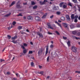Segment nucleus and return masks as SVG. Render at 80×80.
<instances>
[{
    "instance_id": "obj_1",
    "label": "nucleus",
    "mask_w": 80,
    "mask_h": 80,
    "mask_svg": "<svg viewBox=\"0 0 80 80\" xmlns=\"http://www.w3.org/2000/svg\"><path fill=\"white\" fill-rule=\"evenodd\" d=\"M44 50V48H41L40 50H39L38 52V54L39 55H42V52H43V51Z\"/></svg>"
},
{
    "instance_id": "obj_2",
    "label": "nucleus",
    "mask_w": 80,
    "mask_h": 80,
    "mask_svg": "<svg viewBox=\"0 0 80 80\" xmlns=\"http://www.w3.org/2000/svg\"><path fill=\"white\" fill-rule=\"evenodd\" d=\"M71 50L73 52L76 53L77 52V48L75 46H72L71 48Z\"/></svg>"
},
{
    "instance_id": "obj_3",
    "label": "nucleus",
    "mask_w": 80,
    "mask_h": 80,
    "mask_svg": "<svg viewBox=\"0 0 80 80\" xmlns=\"http://www.w3.org/2000/svg\"><path fill=\"white\" fill-rule=\"evenodd\" d=\"M47 2V0H44L43 2L40 1L39 3L40 5H44V4H45L46 2Z\"/></svg>"
},
{
    "instance_id": "obj_4",
    "label": "nucleus",
    "mask_w": 80,
    "mask_h": 80,
    "mask_svg": "<svg viewBox=\"0 0 80 80\" xmlns=\"http://www.w3.org/2000/svg\"><path fill=\"white\" fill-rule=\"evenodd\" d=\"M23 45V46H21V48H22L23 49H25V48L24 47H27V44L25 43H24Z\"/></svg>"
},
{
    "instance_id": "obj_5",
    "label": "nucleus",
    "mask_w": 80,
    "mask_h": 80,
    "mask_svg": "<svg viewBox=\"0 0 80 80\" xmlns=\"http://www.w3.org/2000/svg\"><path fill=\"white\" fill-rule=\"evenodd\" d=\"M16 8L19 9L22 8V6L20 5V4H18V3L16 5Z\"/></svg>"
},
{
    "instance_id": "obj_6",
    "label": "nucleus",
    "mask_w": 80,
    "mask_h": 80,
    "mask_svg": "<svg viewBox=\"0 0 80 80\" xmlns=\"http://www.w3.org/2000/svg\"><path fill=\"white\" fill-rule=\"evenodd\" d=\"M63 25L64 27H65V28H67V29H68V26L67 25V24L66 23H63Z\"/></svg>"
},
{
    "instance_id": "obj_7",
    "label": "nucleus",
    "mask_w": 80,
    "mask_h": 80,
    "mask_svg": "<svg viewBox=\"0 0 80 80\" xmlns=\"http://www.w3.org/2000/svg\"><path fill=\"white\" fill-rule=\"evenodd\" d=\"M37 35H39V36H40V37H42V38L43 35L42 33H40V32H37Z\"/></svg>"
},
{
    "instance_id": "obj_8",
    "label": "nucleus",
    "mask_w": 80,
    "mask_h": 80,
    "mask_svg": "<svg viewBox=\"0 0 80 80\" xmlns=\"http://www.w3.org/2000/svg\"><path fill=\"white\" fill-rule=\"evenodd\" d=\"M47 25L48 27V28H50V29L53 30V27H51V25H50V24L48 23Z\"/></svg>"
},
{
    "instance_id": "obj_9",
    "label": "nucleus",
    "mask_w": 80,
    "mask_h": 80,
    "mask_svg": "<svg viewBox=\"0 0 80 80\" xmlns=\"http://www.w3.org/2000/svg\"><path fill=\"white\" fill-rule=\"evenodd\" d=\"M48 53V46H47L45 55H47Z\"/></svg>"
},
{
    "instance_id": "obj_10",
    "label": "nucleus",
    "mask_w": 80,
    "mask_h": 80,
    "mask_svg": "<svg viewBox=\"0 0 80 80\" xmlns=\"http://www.w3.org/2000/svg\"><path fill=\"white\" fill-rule=\"evenodd\" d=\"M17 38V36H15L14 37H12L11 38V40H12V41H15V40L16 39V38Z\"/></svg>"
},
{
    "instance_id": "obj_11",
    "label": "nucleus",
    "mask_w": 80,
    "mask_h": 80,
    "mask_svg": "<svg viewBox=\"0 0 80 80\" xmlns=\"http://www.w3.org/2000/svg\"><path fill=\"white\" fill-rule=\"evenodd\" d=\"M66 18L67 20H68V21H70V17L68 15H67L66 16Z\"/></svg>"
},
{
    "instance_id": "obj_12",
    "label": "nucleus",
    "mask_w": 80,
    "mask_h": 80,
    "mask_svg": "<svg viewBox=\"0 0 80 80\" xmlns=\"http://www.w3.org/2000/svg\"><path fill=\"white\" fill-rule=\"evenodd\" d=\"M27 19L28 20H33V18L31 16H29L28 17Z\"/></svg>"
},
{
    "instance_id": "obj_13",
    "label": "nucleus",
    "mask_w": 80,
    "mask_h": 80,
    "mask_svg": "<svg viewBox=\"0 0 80 80\" xmlns=\"http://www.w3.org/2000/svg\"><path fill=\"white\" fill-rule=\"evenodd\" d=\"M35 19L36 20H37V21H39L40 20V18L39 17H35Z\"/></svg>"
},
{
    "instance_id": "obj_14",
    "label": "nucleus",
    "mask_w": 80,
    "mask_h": 80,
    "mask_svg": "<svg viewBox=\"0 0 80 80\" xmlns=\"http://www.w3.org/2000/svg\"><path fill=\"white\" fill-rule=\"evenodd\" d=\"M61 20L62 21H65V18L64 17L62 16L61 18Z\"/></svg>"
},
{
    "instance_id": "obj_15",
    "label": "nucleus",
    "mask_w": 80,
    "mask_h": 80,
    "mask_svg": "<svg viewBox=\"0 0 80 80\" xmlns=\"http://www.w3.org/2000/svg\"><path fill=\"white\" fill-rule=\"evenodd\" d=\"M61 13H62L60 11H58L56 12V14H57V15H61Z\"/></svg>"
},
{
    "instance_id": "obj_16",
    "label": "nucleus",
    "mask_w": 80,
    "mask_h": 80,
    "mask_svg": "<svg viewBox=\"0 0 80 80\" xmlns=\"http://www.w3.org/2000/svg\"><path fill=\"white\" fill-rule=\"evenodd\" d=\"M47 13H46L42 17V18H45L46 17H47Z\"/></svg>"
},
{
    "instance_id": "obj_17",
    "label": "nucleus",
    "mask_w": 80,
    "mask_h": 80,
    "mask_svg": "<svg viewBox=\"0 0 80 80\" xmlns=\"http://www.w3.org/2000/svg\"><path fill=\"white\" fill-rule=\"evenodd\" d=\"M75 16V15H74V14H72V15H71V19L72 20H73V19H74V18H75L74 17V16Z\"/></svg>"
},
{
    "instance_id": "obj_18",
    "label": "nucleus",
    "mask_w": 80,
    "mask_h": 80,
    "mask_svg": "<svg viewBox=\"0 0 80 80\" xmlns=\"http://www.w3.org/2000/svg\"><path fill=\"white\" fill-rule=\"evenodd\" d=\"M18 28L19 30H20L22 29V26H19L18 27Z\"/></svg>"
},
{
    "instance_id": "obj_19",
    "label": "nucleus",
    "mask_w": 80,
    "mask_h": 80,
    "mask_svg": "<svg viewBox=\"0 0 80 80\" xmlns=\"http://www.w3.org/2000/svg\"><path fill=\"white\" fill-rule=\"evenodd\" d=\"M15 1H13L11 4V5L10 6H12V5H15Z\"/></svg>"
},
{
    "instance_id": "obj_20",
    "label": "nucleus",
    "mask_w": 80,
    "mask_h": 80,
    "mask_svg": "<svg viewBox=\"0 0 80 80\" xmlns=\"http://www.w3.org/2000/svg\"><path fill=\"white\" fill-rule=\"evenodd\" d=\"M67 44H68V47H70V41H68L67 42Z\"/></svg>"
},
{
    "instance_id": "obj_21",
    "label": "nucleus",
    "mask_w": 80,
    "mask_h": 80,
    "mask_svg": "<svg viewBox=\"0 0 80 80\" xmlns=\"http://www.w3.org/2000/svg\"><path fill=\"white\" fill-rule=\"evenodd\" d=\"M31 67H33L34 66V63L33 62H31Z\"/></svg>"
},
{
    "instance_id": "obj_22",
    "label": "nucleus",
    "mask_w": 80,
    "mask_h": 80,
    "mask_svg": "<svg viewBox=\"0 0 80 80\" xmlns=\"http://www.w3.org/2000/svg\"><path fill=\"white\" fill-rule=\"evenodd\" d=\"M70 27L71 28V29L73 28H74V27H75V26H73V25H71L70 26Z\"/></svg>"
},
{
    "instance_id": "obj_23",
    "label": "nucleus",
    "mask_w": 80,
    "mask_h": 80,
    "mask_svg": "<svg viewBox=\"0 0 80 80\" xmlns=\"http://www.w3.org/2000/svg\"><path fill=\"white\" fill-rule=\"evenodd\" d=\"M63 2H61L59 4V6L60 7H62V6L63 5Z\"/></svg>"
},
{
    "instance_id": "obj_24",
    "label": "nucleus",
    "mask_w": 80,
    "mask_h": 80,
    "mask_svg": "<svg viewBox=\"0 0 80 80\" xmlns=\"http://www.w3.org/2000/svg\"><path fill=\"white\" fill-rule=\"evenodd\" d=\"M23 53H24V54H25V53H27V50L24 49L23 51Z\"/></svg>"
},
{
    "instance_id": "obj_25",
    "label": "nucleus",
    "mask_w": 80,
    "mask_h": 80,
    "mask_svg": "<svg viewBox=\"0 0 80 80\" xmlns=\"http://www.w3.org/2000/svg\"><path fill=\"white\" fill-rule=\"evenodd\" d=\"M50 47L51 48H53L54 47V46L53 44H51L50 46Z\"/></svg>"
},
{
    "instance_id": "obj_26",
    "label": "nucleus",
    "mask_w": 80,
    "mask_h": 80,
    "mask_svg": "<svg viewBox=\"0 0 80 80\" xmlns=\"http://www.w3.org/2000/svg\"><path fill=\"white\" fill-rule=\"evenodd\" d=\"M10 15V14H7L4 16V17H9Z\"/></svg>"
},
{
    "instance_id": "obj_27",
    "label": "nucleus",
    "mask_w": 80,
    "mask_h": 80,
    "mask_svg": "<svg viewBox=\"0 0 80 80\" xmlns=\"http://www.w3.org/2000/svg\"><path fill=\"white\" fill-rule=\"evenodd\" d=\"M55 32L58 35H60V33L58 31H56Z\"/></svg>"
},
{
    "instance_id": "obj_28",
    "label": "nucleus",
    "mask_w": 80,
    "mask_h": 80,
    "mask_svg": "<svg viewBox=\"0 0 80 80\" xmlns=\"http://www.w3.org/2000/svg\"><path fill=\"white\" fill-rule=\"evenodd\" d=\"M33 9H37V6H34L33 7Z\"/></svg>"
},
{
    "instance_id": "obj_29",
    "label": "nucleus",
    "mask_w": 80,
    "mask_h": 80,
    "mask_svg": "<svg viewBox=\"0 0 80 80\" xmlns=\"http://www.w3.org/2000/svg\"><path fill=\"white\" fill-rule=\"evenodd\" d=\"M32 53H33V51H29V54H32Z\"/></svg>"
},
{
    "instance_id": "obj_30",
    "label": "nucleus",
    "mask_w": 80,
    "mask_h": 80,
    "mask_svg": "<svg viewBox=\"0 0 80 80\" xmlns=\"http://www.w3.org/2000/svg\"><path fill=\"white\" fill-rule=\"evenodd\" d=\"M50 59V56H48L47 58V62H49V60Z\"/></svg>"
},
{
    "instance_id": "obj_31",
    "label": "nucleus",
    "mask_w": 80,
    "mask_h": 80,
    "mask_svg": "<svg viewBox=\"0 0 80 80\" xmlns=\"http://www.w3.org/2000/svg\"><path fill=\"white\" fill-rule=\"evenodd\" d=\"M72 33L73 35H75V34H76V33H77V32H76V31H72Z\"/></svg>"
},
{
    "instance_id": "obj_32",
    "label": "nucleus",
    "mask_w": 80,
    "mask_h": 80,
    "mask_svg": "<svg viewBox=\"0 0 80 80\" xmlns=\"http://www.w3.org/2000/svg\"><path fill=\"white\" fill-rule=\"evenodd\" d=\"M78 18V15H76L75 16L74 18L75 19H77V18Z\"/></svg>"
},
{
    "instance_id": "obj_33",
    "label": "nucleus",
    "mask_w": 80,
    "mask_h": 80,
    "mask_svg": "<svg viewBox=\"0 0 80 80\" xmlns=\"http://www.w3.org/2000/svg\"><path fill=\"white\" fill-rule=\"evenodd\" d=\"M52 27L53 29H54V30H55V29H56V27H55V25H53Z\"/></svg>"
},
{
    "instance_id": "obj_34",
    "label": "nucleus",
    "mask_w": 80,
    "mask_h": 80,
    "mask_svg": "<svg viewBox=\"0 0 80 80\" xmlns=\"http://www.w3.org/2000/svg\"><path fill=\"white\" fill-rule=\"evenodd\" d=\"M8 38V39H10L11 38V36L9 35H7Z\"/></svg>"
},
{
    "instance_id": "obj_35",
    "label": "nucleus",
    "mask_w": 80,
    "mask_h": 80,
    "mask_svg": "<svg viewBox=\"0 0 80 80\" xmlns=\"http://www.w3.org/2000/svg\"><path fill=\"white\" fill-rule=\"evenodd\" d=\"M58 25L60 27V28H62V25H61V24L58 23Z\"/></svg>"
},
{
    "instance_id": "obj_36",
    "label": "nucleus",
    "mask_w": 80,
    "mask_h": 80,
    "mask_svg": "<svg viewBox=\"0 0 80 80\" xmlns=\"http://www.w3.org/2000/svg\"><path fill=\"white\" fill-rule=\"evenodd\" d=\"M72 2H74V3H77V0H72Z\"/></svg>"
},
{
    "instance_id": "obj_37",
    "label": "nucleus",
    "mask_w": 80,
    "mask_h": 80,
    "mask_svg": "<svg viewBox=\"0 0 80 80\" xmlns=\"http://www.w3.org/2000/svg\"><path fill=\"white\" fill-rule=\"evenodd\" d=\"M68 5L70 7H72V3L69 2L68 3Z\"/></svg>"
},
{
    "instance_id": "obj_38",
    "label": "nucleus",
    "mask_w": 80,
    "mask_h": 80,
    "mask_svg": "<svg viewBox=\"0 0 80 80\" xmlns=\"http://www.w3.org/2000/svg\"><path fill=\"white\" fill-rule=\"evenodd\" d=\"M18 16H21V17H22V16H23V15H22V13H19V14L18 15Z\"/></svg>"
},
{
    "instance_id": "obj_39",
    "label": "nucleus",
    "mask_w": 80,
    "mask_h": 80,
    "mask_svg": "<svg viewBox=\"0 0 80 80\" xmlns=\"http://www.w3.org/2000/svg\"><path fill=\"white\" fill-rule=\"evenodd\" d=\"M53 10H57V8H56V7H54L53 8Z\"/></svg>"
},
{
    "instance_id": "obj_40",
    "label": "nucleus",
    "mask_w": 80,
    "mask_h": 80,
    "mask_svg": "<svg viewBox=\"0 0 80 80\" xmlns=\"http://www.w3.org/2000/svg\"><path fill=\"white\" fill-rule=\"evenodd\" d=\"M63 8H67V6L65 5H64L63 6Z\"/></svg>"
},
{
    "instance_id": "obj_41",
    "label": "nucleus",
    "mask_w": 80,
    "mask_h": 80,
    "mask_svg": "<svg viewBox=\"0 0 80 80\" xmlns=\"http://www.w3.org/2000/svg\"><path fill=\"white\" fill-rule=\"evenodd\" d=\"M12 43H13L14 44L17 43V41H12Z\"/></svg>"
},
{
    "instance_id": "obj_42",
    "label": "nucleus",
    "mask_w": 80,
    "mask_h": 80,
    "mask_svg": "<svg viewBox=\"0 0 80 80\" xmlns=\"http://www.w3.org/2000/svg\"><path fill=\"white\" fill-rule=\"evenodd\" d=\"M63 39H64V40H67V38L66 37H65L64 36H63Z\"/></svg>"
},
{
    "instance_id": "obj_43",
    "label": "nucleus",
    "mask_w": 80,
    "mask_h": 80,
    "mask_svg": "<svg viewBox=\"0 0 80 80\" xmlns=\"http://www.w3.org/2000/svg\"><path fill=\"white\" fill-rule=\"evenodd\" d=\"M4 61H5V60H3L2 59H0V62H4Z\"/></svg>"
},
{
    "instance_id": "obj_44",
    "label": "nucleus",
    "mask_w": 80,
    "mask_h": 80,
    "mask_svg": "<svg viewBox=\"0 0 80 80\" xmlns=\"http://www.w3.org/2000/svg\"><path fill=\"white\" fill-rule=\"evenodd\" d=\"M12 24H13V25H15V24H16V22L14 21L13 22Z\"/></svg>"
},
{
    "instance_id": "obj_45",
    "label": "nucleus",
    "mask_w": 80,
    "mask_h": 80,
    "mask_svg": "<svg viewBox=\"0 0 80 80\" xmlns=\"http://www.w3.org/2000/svg\"><path fill=\"white\" fill-rule=\"evenodd\" d=\"M7 75H10L11 73L10 72H7Z\"/></svg>"
},
{
    "instance_id": "obj_46",
    "label": "nucleus",
    "mask_w": 80,
    "mask_h": 80,
    "mask_svg": "<svg viewBox=\"0 0 80 80\" xmlns=\"http://www.w3.org/2000/svg\"><path fill=\"white\" fill-rule=\"evenodd\" d=\"M39 68L40 69H41V68H43V67L41 66H39Z\"/></svg>"
},
{
    "instance_id": "obj_47",
    "label": "nucleus",
    "mask_w": 80,
    "mask_h": 80,
    "mask_svg": "<svg viewBox=\"0 0 80 80\" xmlns=\"http://www.w3.org/2000/svg\"><path fill=\"white\" fill-rule=\"evenodd\" d=\"M78 22V20L77 19H75L74 20V22Z\"/></svg>"
},
{
    "instance_id": "obj_48",
    "label": "nucleus",
    "mask_w": 80,
    "mask_h": 80,
    "mask_svg": "<svg viewBox=\"0 0 80 80\" xmlns=\"http://www.w3.org/2000/svg\"><path fill=\"white\" fill-rule=\"evenodd\" d=\"M35 2H32V5H35Z\"/></svg>"
},
{
    "instance_id": "obj_49",
    "label": "nucleus",
    "mask_w": 80,
    "mask_h": 80,
    "mask_svg": "<svg viewBox=\"0 0 80 80\" xmlns=\"http://www.w3.org/2000/svg\"><path fill=\"white\" fill-rule=\"evenodd\" d=\"M40 74H41L42 75H43V72L42 71L40 72Z\"/></svg>"
},
{
    "instance_id": "obj_50",
    "label": "nucleus",
    "mask_w": 80,
    "mask_h": 80,
    "mask_svg": "<svg viewBox=\"0 0 80 80\" xmlns=\"http://www.w3.org/2000/svg\"><path fill=\"white\" fill-rule=\"evenodd\" d=\"M48 33L49 35H52V32H48Z\"/></svg>"
},
{
    "instance_id": "obj_51",
    "label": "nucleus",
    "mask_w": 80,
    "mask_h": 80,
    "mask_svg": "<svg viewBox=\"0 0 80 80\" xmlns=\"http://www.w3.org/2000/svg\"><path fill=\"white\" fill-rule=\"evenodd\" d=\"M12 26L11 27H9L8 28V29L10 30V29H11V28H12Z\"/></svg>"
},
{
    "instance_id": "obj_52",
    "label": "nucleus",
    "mask_w": 80,
    "mask_h": 80,
    "mask_svg": "<svg viewBox=\"0 0 80 80\" xmlns=\"http://www.w3.org/2000/svg\"><path fill=\"white\" fill-rule=\"evenodd\" d=\"M13 80H17V78H13Z\"/></svg>"
},
{
    "instance_id": "obj_53",
    "label": "nucleus",
    "mask_w": 80,
    "mask_h": 80,
    "mask_svg": "<svg viewBox=\"0 0 80 80\" xmlns=\"http://www.w3.org/2000/svg\"><path fill=\"white\" fill-rule=\"evenodd\" d=\"M53 17V15H52V16L50 17V18H52Z\"/></svg>"
},
{
    "instance_id": "obj_54",
    "label": "nucleus",
    "mask_w": 80,
    "mask_h": 80,
    "mask_svg": "<svg viewBox=\"0 0 80 80\" xmlns=\"http://www.w3.org/2000/svg\"><path fill=\"white\" fill-rule=\"evenodd\" d=\"M76 73H80V71H76Z\"/></svg>"
},
{
    "instance_id": "obj_55",
    "label": "nucleus",
    "mask_w": 80,
    "mask_h": 80,
    "mask_svg": "<svg viewBox=\"0 0 80 80\" xmlns=\"http://www.w3.org/2000/svg\"><path fill=\"white\" fill-rule=\"evenodd\" d=\"M72 38H73L74 39H75L76 37L74 36H72Z\"/></svg>"
},
{
    "instance_id": "obj_56",
    "label": "nucleus",
    "mask_w": 80,
    "mask_h": 80,
    "mask_svg": "<svg viewBox=\"0 0 80 80\" xmlns=\"http://www.w3.org/2000/svg\"><path fill=\"white\" fill-rule=\"evenodd\" d=\"M50 78V76H48L47 77V79H49V78Z\"/></svg>"
},
{
    "instance_id": "obj_57",
    "label": "nucleus",
    "mask_w": 80,
    "mask_h": 80,
    "mask_svg": "<svg viewBox=\"0 0 80 80\" xmlns=\"http://www.w3.org/2000/svg\"><path fill=\"white\" fill-rule=\"evenodd\" d=\"M58 22H62V21H61V20H58Z\"/></svg>"
},
{
    "instance_id": "obj_58",
    "label": "nucleus",
    "mask_w": 80,
    "mask_h": 80,
    "mask_svg": "<svg viewBox=\"0 0 80 80\" xmlns=\"http://www.w3.org/2000/svg\"><path fill=\"white\" fill-rule=\"evenodd\" d=\"M26 31L27 32H29V31L28 29H27Z\"/></svg>"
},
{
    "instance_id": "obj_59",
    "label": "nucleus",
    "mask_w": 80,
    "mask_h": 80,
    "mask_svg": "<svg viewBox=\"0 0 80 80\" xmlns=\"http://www.w3.org/2000/svg\"><path fill=\"white\" fill-rule=\"evenodd\" d=\"M5 50V48H4V49L2 50V52H4V50Z\"/></svg>"
},
{
    "instance_id": "obj_60",
    "label": "nucleus",
    "mask_w": 80,
    "mask_h": 80,
    "mask_svg": "<svg viewBox=\"0 0 80 80\" xmlns=\"http://www.w3.org/2000/svg\"><path fill=\"white\" fill-rule=\"evenodd\" d=\"M24 19H26V17L25 16H24L23 17Z\"/></svg>"
},
{
    "instance_id": "obj_61",
    "label": "nucleus",
    "mask_w": 80,
    "mask_h": 80,
    "mask_svg": "<svg viewBox=\"0 0 80 80\" xmlns=\"http://www.w3.org/2000/svg\"><path fill=\"white\" fill-rule=\"evenodd\" d=\"M15 59V57H14L13 58V59H12V61H13V60H14Z\"/></svg>"
},
{
    "instance_id": "obj_62",
    "label": "nucleus",
    "mask_w": 80,
    "mask_h": 80,
    "mask_svg": "<svg viewBox=\"0 0 80 80\" xmlns=\"http://www.w3.org/2000/svg\"><path fill=\"white\" fill-rule=\"evenodd\" d=\"M78 35L79 36V37H80V32H79L78 33Z\"/></svg>"
},
{
    "instance_id": "obj_63",
    "label": "nucleus",
    "mask_w": 80,
    "mask_h": 80,
    "mask_svg": "<svg viewBox=\"0 0 80 80\" xmlns=\"http://www.w3.org/2000/svg\"><path fill=\"white\" fill-rule=\"evenodd\" d=\"M30 44H31V45H33V43H32V42H30Z\"/></svg>"
},
{
    "instance_id": "obj_64",
    "label": "nucleus",
    "mask_w": 80,
    "mask_h": 80,
    "mask_svg": "<svg viewBox=\"0 0 80 80\" xmlns=\"http://www.w3.org/2000/svg\"><path fill=\"white\" fill-rule=\"evenodd\" d=\"M78 19V20H80V16L79 17Z\"/></svg>"
}]
</instances>
